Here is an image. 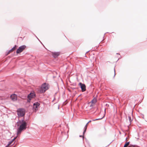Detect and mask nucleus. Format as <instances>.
<instances>
[{
	"label": "nucleus",
	"instance_id": "obj_10",
	"mask_svg": "<svg viewBox=\"0 0 147 147\" xmlns=\"http://www.w3.org/2000/svg\"><path fill=\"white\" fill-rule=\"evenodd\" d=\"M16 137H17L15 138L11 141H10L9 142L8 145L6 146L7 147H8L10 146V145H13L14 143V141L15 140L16 138Z\"/></svg>",
	"mask_w": 147,
	"mask_h": 147
},
{
	"label": "nucleus",
	"instance_id": "obj_8",
	"mask_svg": "<svg viewBox=\"0 0 147 147\" xmlns=\"http://www.w3.org/2000/svg\"><path fill=\"white\" fill-rule=\"evenodd\" d=\"M40 104L38 102L35 103L33 105V108L35 110L37 109V108L39 107Z\"/></svg>",
	"mask_w": 147,
	"mask_h": 147
},
{
	"label": "nucleus",
	"instance_id": "obj_17",
	"mask_svg": "<svg viewBox=\"0 0 147 147\" xmlns=\"http://www.w3.org/2000/svg\"><path fill=\"white\" fill-rule=\"evenodd\" d=\"M91 121H88V123H90V122H91Z\"/></svg>",
	"mask_w": 147,
	"mask_h": 147
},
{
	"label": "nucleus",
	"instance_id": "obj_13",
	"mask_svg": "<svg viewBox=\"0 0 147 147\" xmlns=\"http://www.w3.org/2000/svg\"><path fill=\"white\" fill-rule=\"evenodd\" d=\"M89 123H88L86 125H85V127H84V132H83V133L84 134V133L86 131V130L87 129V127L88 126V124Z\"/></svg>",
	"mask_w": 147,
	"mask_h": 147
},
{
	"label": "nucleus",
	"instance_id": "obj_16",
	"mask_svg": "<svg viewBox=\"0 0 147 147\" xmlns=\"http://www.w3.org/2000/svg\"><path fill=\"white\" fill-rule=\"evenodd\" d=\"M90 107H92L94 105V104H93H93H90Z\"/></svg>",
	"mask_w": 147,
	"mask_h": 147
},
{
	"label": "nucleus",
	"instance_id": "obj_6",
	"mask_svg": "<svg viewBox=\"0 0 147 147\" xmlns=\"http://www.w3.org/2000/svg\"><path fill=\"white\" fill-rule=\"evenodd\" d=\"M10 98L12 101H15L17 100V96L16 94H14L11 95Z\"/></svg>",
	"mask_w": 147,
	"mask_h": 147
},
{
	"label": "nucleus",
	"instance_id": "obj_2",
	"mask_svg": "<svg viewBox=\"0 0 147 147\" xmlns=\"http://www.w3.org/2000/svg\"><path fill=\"white\" fill-rule=\"evenodd\" d=\"M49 88V84L46 83L43 84L41 87L40 92V93L45 92Z\"/></svg>",
	"mask_w": 147,
	"mask_h": 147
},
{
	"label": "nucleus",
	"instance_id": "obj_9",
	"mask_svg": "<svg viewBox=\"0 0 147 147\" xmlns=\"http://www.w3.org/2000/svg\"><path fill=\"white\" fill-rule=\"evenodd\" d=\"M60 53L59 52H52V54L56 58L59 55Z\"/></svg>",
	"mask_w": 147,
	"mask_h": 147
},
{
	"label": "nucleus",
	"instance_id": "obj_7",
	"mask_svg": "<svg viewBox=\"0 0 147 147\" xmlns=\"http://www.w3.org/2000/svg\"><path fill=\"white\" fill-rule=\"evenodd\" d=\"M79 85L80 86L82 92H84L86 90V86L84 84H82V83H80Z\"/></svg>",
	"mask_w": 147,
	"mask_h": 147
},
{
	"label": "nucleus",
	"instance_id": "obj_15",
	"mask_svg": "<svg viewBox=\"0 0 147 147\" xmlns=\"http://www.w3.org/2000/svg\"><path fill=\"white\" fill-rule=\"evenodd\" d=\"M128 118L129 119V120L130 122H131L132 121V120L131 119V117L130 116H128Z\"/></svg>",
	"mask_w": 147,
	"mask_h": 147
},
{
	"label": "nucleus",
	"instance_id": "obj_19",
	"mask_svg": "<svg viewBox=\"0 0 147 147\" xmlns=\"http://www.w3.org/2000/svg\"><path fill=\"white\" fill-rule=\"evenodd\" d=\"M82 136H80V137H82Z\"/></svg>",
	"mask_w": 147,
	"mask_h": 147
},
{
	"label": "nucleus",
	"instance_id": "obj_4",
	"mask_svg": "<svg viewBox=\"0 0 147 147\" xmlns=\"http://www.w3.org/2000/svg\"><path fill=\"white\" fill-rule=\"evenodd\" d=\"M35 96V94L34 92H31L28 96V98L29 100L28 101L30 102V100L32 98H34Z\"/></svg>",
	"mask_w": 147,
	"mask_h": 147
},
{
	"label": "nucleus",
	"instance_id": "obj_1",
	"mask_svg": "<svg viewBox=\"0 0 147 147\" xmlns=\"http://www.w3.org/2000/svg\"><path fill=\"white\" fill-rule=\"evenodd\" d=\"M20 125L18 129L17 135L20 134L22 130L25 129L26 128V123L25 121L22 120L20 121Z\"/></svg>",
	"mask_w": 147,
	"mask_h": 147
},
{
	"label": "nucleus",
	"instance_id": "obj_5",
	"mask_svg": "<svg viewBox=\"0 0 147 147\" xmlns=\"http://www.w3.org/2000/svg\"><path fill=\"white\" fill-rule=\"evenodd\" d=\"M26 46L25 45L22 46L20 47L16 51L17 53H19L22 52L26 48Z\"/></svg>",
	"mask_w": 147,
	"mask_h": 147
},
{
	"label": "nucleus",
	"instance_id": "obj_12",
	"mask_svg": "<svg viewBox=\"0 0 147 147\" xmlns=\"http://www.w3.org/2000/svg\"><path fill=\"white\" fill-rule=\"evenodd\" d=\"M96 102V100L95 98H94L91 101V102L89 103V104H95V103Z\"/></svg>",
	"mask_w": 147,
	"mask_h": 147
},
{
	"label": "nucleus",
	"instance_id": "obj_11",
	"mask_svg": "<svg viewBox=\"0 0 147 147\" xmlns=\"http://www.w3.org/2000/svg\"><path fill=\"white\" fill-rule=\"evenodd\" d=\"M17 46L15 45L14 47H13L11 50H10L8 52V54H9L11 52H12L14 50H15Z\"/></svg>",
	"mask_w": 147,
	"mask_h": 147
},
{
	"label": "nucleus",
	"instance_id": "obj_14",
	"mask_svg": "<svg viewBox=\"0 0 147 147\" xmlns=\"http://www.w3.org/2000/svg\"><path fill=\"white\" fill-rule=\"evenodd\" d=\"M129 142H127L124 145L123 147H127L129 145Z\"/></svg>",
	"mask_w": 147,
	"mask_h": 147
},
{
	"label": "nucleus",
	"instance_id": "obj_18",
	"mask_svg": "<svg viewBox=\"0 0 147 147\" xmlns=\"http://www.w3.org/2000/svg\"><path fill=\"white\" fill-rule=\"evenodd\" d=\"M114 71H115V70H114Z\"/></svg>",
	"mask_w": 147,
	"mask_h": 147
},
{
	"label": "nucleus",
	"instance_id": "obj_3",
	"mask_svg": "<svg viewBox=\"0 0 147 147\" xmlns=\"http://www.w3.org/2000/svg\"><path fill=\"white\" fill-rule=\"evenodd\" d=\"M17 114L19 117L23 116L25 114V110L23 109H19L17 110Z\"/></svg>",
	"mask_w": 147,
	"mask_h": 147
}]
</instances>
